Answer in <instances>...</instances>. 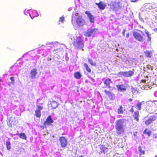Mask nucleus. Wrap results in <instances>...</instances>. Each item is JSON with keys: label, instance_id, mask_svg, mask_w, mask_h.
<instances>
[{"label": "nucleus", "instance_id": "15", "mask_svg": "<svg viewBox=\"0 0 157 157\" xmlns=\"http://www.w3.org/2000/svg\"><path fill=\"white\" fill-rule=\"evenodd\" d=\"M113 83L111 79L109 78L106 79L104 82V84L108 88H111V86H110L111 84Z\"/></svg>", "mask_w": 157, "mask_h": 157}, {"label": "nucleus", "instance_id": "50", "mask_svg": "<svg viewBox=\"0 0 157 157\" xmlns=\"http://www.w3.org/2000/svg\"><path fill=\"white\" fill-rule=\"evenodd\" d=\"M139 18L140 20L141 21H142V22H144V20L140 16V15L139 16Z\"/></svg>", "mask_w": 157, "mask_h": 157}, {"label": "nucleus", "instance_id": "1", "mask_svg": "<svg viewBox=\"0 0 157 157\" xmlns=\"http://www.w3.org/2000/svg\"><path fill=\"white\" fill-rule=\"evenodd\" d=\"M71 22L74 26L75 25V22L77 25L79 26H83L85 23V21L81 16L78 15V13H73L72 16Z\"/></svg>", "mask_w": 157, "mask_h": 157}, {"label": "nucleus", "instance_id": "25", "mask_svg": "<svg viewBox=\"0 0 157 157\" xmlns=\"http://www.w3.org/2000/svg\"><path fill=\"white\" fill-rule=\"evenodd\" d=\"M88 62L91 65L93 66H95L96 65V63L95 61H93L92 59L88 58Z\"/></svg>", "mask_w": 157, "mask_h": 157}, {"label": "nucleus", "instance_id": "45", "mask_svg": "<svg viewBox=\"0 0 157 157\" xmlns=\"http://www.w3.org/2000/svg\"><path fill=\"white\" fill-rule=\"evenodd\" d=\"M102 147L103 149V148H104V149L102 150V151L103 152H104L105 151L107 152V151L108 149L107 148L105 147L104 146H102Z\"/></svg>", "mask_w": 157, "mask_h": 157}, {"label": "nucleus", "instance_id": "16", "mask_svg": "<svg viewBox=\"0 0 157 157\" xmlns=\"http://www.w3.org/2000/svg\"><path fill=\"white\" fill-rule=\"evenodd\" d=\"M106 94H107L110 99L111 100H113L114 98V95L110 91H107L106 90H105L104 91Z\"/></svg>", "mask_w": 157, "mask_h": 157}, {"label": "nucleus", "instance_id": "41", "mask_svg": "<svg viewBox=\"0 0 157 157\" xmlns=\"http://www.w3.org/2000/svg\"><path fill=\"white\" fill-rule=\"evenodd\" d=\"M68 36L71 39V40H72L74 41V38H76V37H75L74 36H72V35L71 34H69L68 35Z\"/></svg>", "mask_w": 157, "mask_h": 157}, {"label": "nucleus", "instance_id": "44", "mask_svg": "<svg viewBox=\"0 0 157 157\" xmlns=\"http://www.w3.org/2000/svg\"><path fill=\"white\" fill-rule=\"evenodd\" d=\"M10 79L11 81V83L12 84H13L14 82V78L13 77H11Z\"/></svg>", "mask_w": 157, "mask_h": 157}, {"label": "nucleus", "instance_id": "22", "mask_svg": "<svg viewBox=\"0 0 157 157\" xmlns=\"http://www.w3.org/2000/svg\"><path fill=\"white\" fill-rule=\"evenodd\" d=\"M18 136L20 138L24 140H26L27 138L26 136L24 133H21L18 134Z\"/></svg>", "mask_w": 157, "mask_h": 157}, {"label": "nucleus", "instance_id": "19", "mask_svg": "<svg viewBox=\"0 0 157 157\" xmlns=\"http://www.w3.org/2000/svg\"><path fill=\"white\" fill-rule=\"evenodd\" d=\"M134 73L133 71H125V77H131L133 75Z\"/></svg>", "mask_w": 157, "mask_h": 157}, {"label": "nucleus", "instance_id": "30", "mask_svg": "<svg viewBox=\"0 0 157 157\" xmlns=\"http://www.w3.org/2000/svg\"><path fill=\"white\" fill-rule=\"evenodd\" d=\"M151 133V132L150 130H148L147 129H145L144 131V134H147L148 136H150Z\"/></svg>", "mask_w": 157, "mask_h": 157}, {"label": "nucleus", "instance_id": "53", "mask_svg": "<svg viewBox=\"0 0 157 157\" xmlns=\"http://www.w3.org/2000/svg\"><path fill=\"white\" fill-rule=\"evenodd\" d=\"M134 107V106H133L132 107ZM133 111H134V110H133V109L132 108L130 110V111L131 112H133Z\"/></svg>", "mask_w": 157, "mask_h": 157}, {"label": "nucleus", "instance_id": "3", "mask_svg": "<svg viewBox=\"0 0 157 157\" xmlns=\"http://www.w3.org/2000/svg\"><path fill=\"white\" fill-rule=\"evenodd\" d=\"M76 38H74V41L73 44L74 46L76 48L79 49L82 48L84 45V41L83 39L80 36H76Z\"/></svg>", "mask_w": 157, "mask_h": 157}, {"label": "nucleus", "instance_id": "47", "mask_svg": "<svg viewBox=\"0 0 157 157\" xmlns=\"http://www.w3.org/2000/svg\"><path fill=\"white\" fill-rule=\"evenodd\" d=\"M153 137L155 138H157V134H153Z\"/></svg>", "mask_w": 157, "mask_h": 157}, {"label": "nucleus", "instance_id": "42", "mask_svg": "<svg viewBox=\"0 0 157 157\" xmlns=\"http://www.w3.org/2000/svg\"><path fill=\"white\" fill-rule=\"evenodd\" d=\"M37 110L40 111L41 110H42L43 109V107L42 106H40V105H37Z\"/></svg>", "mask_w": 157, "mask_h": 157}, {"label": "nucleus", "instance_id": "35", "mask_svg": "<svg viewBox=\"0 0 157 157\" xmlns=\"http://www.w3.org/2000/svg\"><path fill=\"white\" fill-rule=\"evenodd\" d=\"M150 86L152 88V87H154L157 86L156 84L154 82H151L149 83Z\"/></svg>", "mask_w": 157, "mask_h": 157}, {"label": "nucleus", "instance_id": "39", "mask_svg": "<svg viewBox=\"0 0 157 157\" xmlns=\"http://www.w3.org/2000/svg\"><path fill=\"white\" fill-rule=\"evenodd\" d=\"M147 68V69H148L149 70H152L153 69V67L151 66V65H147L146 66V67H144V69H146V68Z\"/></svg>", "mask_w": 157, "mask_h": 157}, {"label": "nucleus", "instance_id": "11", "mask_svg": "<svg viewBox=\"0 0 157 157\" xmlns=\"http://www.w3.org/2000/svg\"><path fill=\"white\" fill-rule=\"evenodd\" d=\"M38 73L37 70L36 68L33 69L30 72V78L32 79H35L36 78V76Z\"/></svg>", "mask_w": 157, "mask_h": 157}, {"label": "nucleus", "instance_id": "21", "mask_svg": "<svg viewBox=\"0 0 157 157\" xmlns=\"http://www.w3.org/2000/svg\"><path fill=\"white\" fill-rule=\"evenodd\" d=\"M74 77L77 79H80L82 76V75L79 72H75L74 75Z\"/></svg>", "mask_w": 157, "mask_h": 157}, {"label": "nucleus", "instance_id": "20", "mask_svg": "<svg viewBox=\"0 0 157 157\" xmlns=\"http://www.w3.org/2000/svg\"><path fill=\"white\" fill-rule=\"evenodd\" d=\"M133 116L135 120L136 121H138L139 120V119L138 118L139 116V112L136 111L135 112Z\"/></svg>", "mask_w": 157, "mask_h": 157}, {"label": "nucleus", "instance_id": "34", "mask_svg": "<svg viewBox=\"0 0 157 157\" xmlns=\"http://www.w3.org/2000/svg\"><path fill=\"white\" fill-rule=\"evenodd\" d=\"M157 101H149L147 102V104L149 105H152L153 106L156 105L155 103V102H157Z\"/></svg>", "mask_w": 157, "mask_h": 157}, {"label": "nucleus", "instance_id": "37", "mask_svg": "<svg viewBox=\"0 0 157 157\" xmlns=\"http://www.w3.org/2000/svg\"><path fill=\"white\" fill-rule=\"evenodd\" d=\"M11 117H8L7 119V123L9 126H11V124L10 123V121H11Z\"/></svg>", "mask_w": 157, "mask_h": 157}, {"label": "nucleus", "instance_id": "24", "mask_svg": "<svg viewBox=\"0 0 157 157\" xmlns=\"http://www.w3.org/2000/svg\"><path fill=\"white\" fill-rule=\"evenodd\" d=\"M53 109H56L58 106V103L55 101H53L51 103Z\"/></svg>", "mask_w": 157, "mask_h": 157}, {"label": "nucleus", "instance_id": "17", "mask_svg": "<svg viewBox=\"0 0 157 157\" xmlns=\"http://www.w3.org/2000/svg\"><path fill=\"white\" fill-rule=\"evenodd\" d=\"M96 4L97 5L98 8L101 10H104L106 6V5L101 2H100L99 3H96Z\"/></svg>", "mask_w": 157, "mask_h": 157}, {"label": "nucleus", "instance_id": "33", "mask_svg": "<svg viewBox=\"0 0 157 157\" xmlns=\"http://www.w3.org/2000/svg\"><path fill=\"white\" fill-rule=\"evenodd\" d=\"M134 59L133 58H128L127 59L126 61V63H128L132 64L133 63V60Z\"/></svg>", "mask_w": 157, "mask_h": 157}, {"label": "nucleus", "instance_id": "43", "mask_svg": "<svg viewBox=\"0 0 157 157\" xmlns=\"http://www.w3.org/2000/svg\"><path fill=\"white\" fill-rule=\"evenodd\" d=\"M24 13L26 15H27L28 14H29V15H30V14H31V13L30 12V11L29 10H27L26 11L25 10L24 11Z\"/></svg>", "mask_w": 157, "mask_h": 157}, {"label": "nucleus", "instance_id": "6", "mask_svg": "<svg viewBox=\"0 0 157 157\" xmlns=\"http://www.w3.org/2000/svg\"><path fill=\"white\" fill-rule=\"evenodd\" d=\"M128 87V85L126 83L119 84L116 86L117 91L120 92H125Z\"/></svg>", "mask_w": 157, "mask_h": 157}, {"label": "nucleus", "instance_id": "48", "mask_svg": "<svg viewBox=\"0 0 157 157\" xmlns=\"http://www.w3.org/2000/svg\"><path fill=\"white\" fill-rule=\"evenodd\" d=\"M59 49L58 48L56 49H54L53 51V52H56V51H58V50Z\"/></svg>", "mask_w": 157, "mask_h": 157}, {"label": "nucleus", "instance_id": "5", "mask_svg": "<svg viewBox=\"0 0 157 157\" xmlns=\"http://www.w3.org/2000/svg\"><path fill=\"white\" fill-rule=\"evenodd\" d=\"M133 35L136 40L140 42H143L145 39V37L143 36L144 35V33L140 30L134 32Z\"/></svg>", "mask_w": 157, "mask_h": 157}, {"label": "nucleus", "instance_id": "63", "mask_svg": "<svg viewBox=\"0 0 157 157\" xmlns=\"http://www.w3.org/2000/svg\"><path fill=\"white\" fill-rule=\"evenodd\" d=\"M155 157H157V156H156V155H155Z\"/></svg>", "mask_w": 157, "mask_h": 157}, {"label": "nucleus", "instance_id": "36", "mask_svg": "<svg viewBox=\"0 0 157 157\" xmlns=\"http://www.w3.org/2000/svg\"><path fill=\"white\" fill-rule=\"evenodd\" d=\"M6 145L7 149L10 150V143L9 141H7L6 142Z\"/></svg>", "mask_w": 157, "mask_h": 157}, {"label": "nucleus", "instance_id": "58", "mask_svg": "<svg viewBox=\"0 0 157 157\" xmlns=\"http://www.w3.org/2000/svg\"><path fill=\"white\" fill-rule=\"evenodd\" d=\"M129 36V33H128V34L127 35V36H127V37H128Z\"/></svg>", "mask_w": 157, "mask_h": 157}, {"label": "nucleus", "instance_id": "60", "mask_svg": "<svg viewBox=\"0 0 157 157\" xmlns=\"http://www.w3.org/2000/svg\"><path fill=\"white\" fill-rule=\"evenodd\" d=\"M80 157H83L82 156H81Z\"/></svg>", "mask_w": 157, "mask_h": 157}, {"label": "nucleus", "instance_id": "2", "mask_svg": "<svg viewBox=\"0 0 157 157\" xmlns=\"http://www.w3.org/2000/svg\"><path fill=\"white\" fill-rule=\"evenodd\" d=\"M126 124L123 120L120 119L116 122L115 128L117 133L120 135L124 132Z\"/></svg>", "mask_w": 157, "mask_h": 157}, {"label": "nucleus", "instance_id": "4", "mask_svg": "<svg viewBox=\"0 0 157 157\" xmlns=\"http://www.w3.org/2000/svg\"><path fill=\"white\" fill-rule=\"evenodd\" d=\"M110 8L114 11H117L122 9L123 5L121 2H111L110 5Z\"/></svg>", "mask_w": 157, "mask_h": 157}, {"label": "nucleus", "instance_id": "23", "mask_svg": "<svg viewBox=\"0 0 157 157\" xmlns=\"http://www.w3.org/2000/svg\"><path fill=\"white\" fill-rule=\"evenodd\" d=\"M144 53L147 57L149 58L151 57L152 56L151 52H150L149 51L147 50L144 52Z\"/></svg>", "mask_w": 157, "mask_h": 157}, {"label": "nucleus", "instance_id": "61", "mask_svg": "<svg viewBox=\"0 0 157 157\" xmlns=\"http://www.w3.org/2000/svg\"><path fill=\"white\" fill-rule=\"evenodd\" d=\"M155 17H156V18H157V16H156Z\"/></svg>", "mask_w": 157, "mask_h": 157}, {"label": "nucleus", "instance_id": "38", "mask_svg": "<svg viewBox=\"0 0 157 157\" xmlns=\"http://www.w3.org/2000/svg\"><path fill=\"white\" fill-rule=\"evenodd\" d=\"M138 151L140 153V154L141 153L142 154H144V151L142 150L140 146L138 147Z\"/></svg>", "mask_w": 157, "mask_h": 157}, {"label": "nucleus", "instance_id": "13", "mask_svg": "<svg viewBox=\"0 0 157 157\" xmlns=\"http://www.w3.org/2000/svg\"><path fill=\"white\" fill-rule=\"evenodd\" d=\"M156 119V117L154 116H151L145 122V124L147 125H149L151 124L152 122L155 120Z\"/></svg>", "mask_w": 157, "mask_h": 157}, {"label": "nucleus", "instance_id": "10", "mask_svg": "<svg viewBox=\"0 0 157 157\" xmlns=\"http://www.w3.org/2000/svg\"><path fill=\"white\" fill-rule=\"evenodd\" d=\"M144 9L146 10H151L154 9L155 7V6L154 4L151 3H146L144 5Z\"/></svg>", "mask_w": 157, "mask_h": 157}, {"label": "nucleus", "instance_id": "57", "mask_svg": "<svg viewBox=\"0 0 157 157\" xmlns=\"http://www.w3.org/2000/svg\"><path fill=\"white\" fill-rule=\"evenodd\" d=\"M154 31L155 32H157V28H156L154 29Z\"/></svg>", "mask_w": 157, "mask_h": 157}, {"label": "nucleus", "instance_id": "51", "mask_svg": "<svg viewBox=\"0 0 157 157\" xmlns=\"http://www.w3.org/2000/svg\"><path fill=\"white\" fill-rule=\"evenodd\" d=\"M125 29H124L123 31V32H122V34H123V35L124 36V34H125Z\"/></svg>", "mask_w": 157, "mask_h": 157}, {"label": "nucleus", "instance_id": "56", "mask_svg": "<svg viewBox=\"0 0 157 157\" xmlns=\"http://www.w3.org/2000/svg\"><path fill=\"white\" fill-rule=\"evenodd\" d=\"M128 100L129 101H132V99L131 98H130L128 99Z\"/></svg>", "mask_w": 157, "mask_h": 157}, {"label": "nucleus", "instance_id": "46", "mask_svg": "<svg viewBox=\"0 0 157 157\" xmlns=\"http://www.w3.org/2000/svg\"><path fill=\"white\" fill-rule=\"evenodd\" d=\"M136 90L135 89L133 88H132V92L133 93V94L135 93Z\"/></svg>", "mask_w": 157, "mask_h": 157}, {"label": "nucleus", "instance_id": "55", "mask_svg": "<svg viewBox=\"0 0 157 157\" xmlns=\"http://www.w3.org/2000/svg\"><path fill=\"white\" fill-rule=\"evenodd\" d=\"M12 121H10V123L11 124V126H10V127H12L13 126V125L12 124Z\"/></svg>", "mask_w": 157, "mask_h": 157}, {"label": "nucleus", "instance_id": "14", "mask_svg": "<svg viewBox=\"0 0 157 157\" xmlns=\"http://www.w3.org/2000/svg\"><path fill=\"white\" fill-rule=\"evenodd\" d=\"M85 13L87 15L88 17L90 19V21L91 23H94V18L92 14L89 11H87Z\"/></svg>", "mask_w": 157, "mask_h": 157}, {"label": "nucleus", "instance_id": "8", "mask_svg": "<svg viewBox=\"0 0 157 157\" xmlns=\"http://www.w3.org/2000/svg\"><path fill=\"white\" fill-rule=\"evenodd\" d=\"M61 146L62 147H65L67 144V139L64 136L60 137L59 140Z\"/></svg>", "mask_w": 157, "mask_h": 157}, {"label": "nucleus", "instance_id": "59", "mask_svg": "<svg viewBox=\"0 0 157 157\" xmlns=\"http://www.w3.org/2000/svg\"><path fill=\"white\" fill-rule=\"evenodd\" d=\"M146 82V81L145 80H143V82Z\"/></svg>", "mask_w": 157, "mask_h": 157}, {"label": "nucleus", "instance_id": "7", "mask_svg": "<svg viewBox=\"0 0 157 157\" xmlns=\"http://www.w3.org/2000/svg\"><path fill=\"white\" fill-rule=\"evenodd\" d=\"M97 31H98V29H89L85 33V35L88 37L91 36L93 37Z\"/></svg>", "mask_w": 157, "mask_h": 157}, {"label": "nucleus", "instance_id": "28", "mask_svg": "<svg viewBox=\"0 0 157 157\" xmlns=\"http://www.w3.org/2000/svg\"><path fill=\"white\" fill-rule=\"evenodd\" d=\"M35 116L36 117H40L41 115V112L40 111L37 110H35Z\"/></svg>", "mask_w": 157, "mask_h": 157}, {"label": "nucleus", "instance_id": "32", "mask_svg": "<svg viewBox=\"0 0 157 157\" xmlns=\"http://www.w3.org/2000/svg\"><path fill=\"white\" fill-rule=\"evenodd\" d=\"M123 112V108L121 105L118 109V113L119 114H122Z\"/></svg>", "mask_w": 157, "mask_h": 157}, {"label": "nucleus", "instance_id": "40", "mask_svg": "<svg viewBox=\"0 0 157 157\" xmlns=\"http://www.w3.org/2000/svg\"><path fill=\"white\" fill-rule=\"evenodd\" d=\"M64 21V18L63 17H60L59 19V22H61L62 23H63Z\"/></svg>", "mask_w": 157, "mask_h": 157}, {"label": "nucleus", "instance_id": "54", "mask_svg": "<svg viewBox=\"0 0 157 157\" xmlns=\"http://www.w3.org/2000/svg\"><path fill=\"white\" fill-rule=\"evenodd\" d=\"M72 10V8L71 7H70L69 8L68 10L69 11H71Z\"/></svg>", "mask_w": 157, "mask_h": 157}, {"label": "nucleus", "instance_id": "9", "mask_svg": "<svg viewBox=\"0 0 157 157\" xmlns=\"http://www.w3.org/2000/svg\"><path fill=\"white\" fill-rule=\"evenodd\" d=\"M46 47L48 48V47L52 48L56 47H58V48L60 45L57 42L55 41L51 43H47L46 44Z\"/></svg>", "mask_w": 157, "mask_h": 157}, {"label": "nucleus", "instance_id": "64", "mask_svg": "<svg viewBox=\"0 0 157 157\" xmlns=\"http://www.w3.org/2000/svg\"><path fill=\"white\" fill-rule=\"evenodd\" d=\"M135 134H134V136H135Z\"/></svg>", "mask_w": 157, "mask_h": 157}, {"label": "nucleus", "instance_id": "12", "mask_svg": "<svg viewBox=\"0 0 157 157\" xmlns=\"http://www.w3.org/2000/svg\"><path fill=\"white\" fill-rule=\"evenodd\" d=\"M54 122L53 120L51 118V116H49L47 118L46 121L44 123V125H49Z\"/></svg>", "mask_w": 157, "mask_h": 157}, {"label": "nucleus", "instance_id": "18", "mask_svg": "<svg viewBox=\"0 0 157 157\" xmlns=\"http://www.w3.org/2000/svg\"><path fill=\"white\" fill-rule=\"evenodd\" d=\"M38 16V14L37 11L35 10H33L31 11V13L30 14V16L32 19L36 17H37Z\"/></svg>", "mask_w": 157, "mask_h": 157}, {"label": "nucleus", "instance_id": "27", "mask_svg": "<svg viewBox=\"0 0 157 157\" xmlns=\"http://www.w3.org/2000/svg\"><path fill=\"white\" fill-rule=\"evenodd\" d=\"M83 66L86 69V71L89 73H90L91 72V70L90 68L88 67V65L86 63H84L83 64Z\"/></svg>", "mask_w": 157, "mask_h": 157}, {"label": "nucleus", "instance_id": "29", "mask_svg": "<svg viewBox=\"0 0 157 157\" xmlns=\"http://www.w3.org/2000/svg\"><path fill=\"white\" fill-rule=\"evenodd\" d=\"M144 101H143L140 103H139L136 105V106L138 108V110H140L141 109V106L144 103Z\"/></svg>", "mask_w": 157, "mask_h": 157}, {"label": "nucleus", "instance_id": "26", "mask_svg": "<svg viewBox=\"0 0 157 157\" xmlns=\"http://www.w3.org/2000/svg\"><path fill=\"white\" fill-rule=\"evenodd\" d=\"M118 77H122V76L125 77V71H120L117 75Z\"/></svg>", "mask_w": 157, "mask_h": 157}, {"label": "nucleus", "instance_id": "31", "mask_svg": "<svg viewBox=\"0 0 157 157\" xmlns=\"http://www.w3.org/2000/svg\"><path fill=\"white\" fill-rule=\"evenodd\" d=\"M145 32L147 36V37H148V39H147V41H151V35L149 34L148 31L147 30Z\"/></svg>", "mask_w": 157, "mask_h": 157}, {"label": "nucleus", "instance_id": "49", "mask_svg": "<svg viewBox=\"0 0 157 157\" xmlns=\"http://www.w3.org/2000/svg\"><path fill=\"white\" fill-rule=\"evenodd\" d=\"M154 95L155 96L157 97V91H156L154 92Z\"/></svg>", "mask_w": 157, "mask_h": 157}, {"label": "nucleus", "instance_id": "62", "mask_svg": "<svg viewBox=\"0 0 157 157\" xmlns=\"http://www.w3.org/2000/svg\"><path fill=\"white\" fill-rule=\"evenodd\" d=\"M42 46H44V45H42Z\"/></svg>", "mask_w": 157, "mask_h": 157}, {"label": "nucleus", "instance_id": "52", "mask_svg": "<svg viewBox=\"0 0 157 157\" xmlns=\"http://www.w3.org/2000/svg\"><path fill=\"white\" fill-rule=\"evenodd\" d=\"M131 2H136L138 1V0H131Z\"/></svg>", "mask_w": 157, "mask_h": 157}]
</instances>
